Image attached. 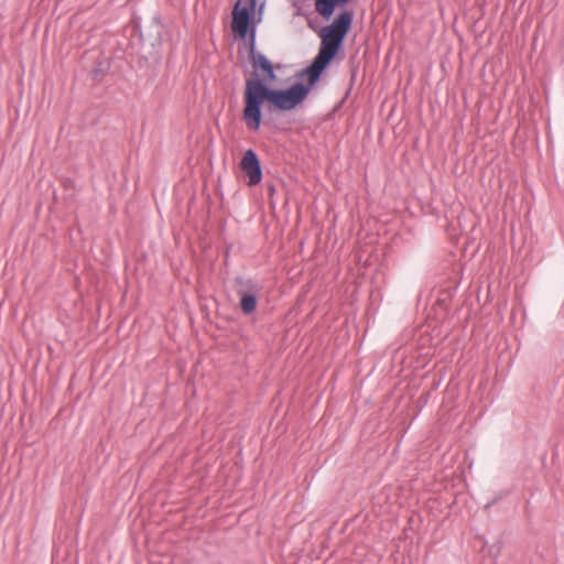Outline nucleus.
Masks as SVG:
<instances>
[{
	"mask_svg": "<svg viewBox=\"0 0 564 564\" xmlns=\"http://www.w3.org/2000/svg\"><path fill=\"white\" fill-rule=\"evenodd\" d=\"M253 75L246 80L243 90L242 119L251 131H258L261 126V106L267 101L270 109L290 111L296 108L308 95V87L295 84L289 89H271L267 86L275 79L270 61L261 55H252Z\"/></svg>",
	"mask_w": 564,
	"mask_h": 564,
	"instance_id": "nucleus-1",
	"label": "nucleus"
},
{
	"mask_svg": "<svg viewBox=\"0 0 564 564\" xmlns=\"http://www.w3.org/2000/svg\"><path fill=\"white\" fill-rule=\"evenodd\" d=\"M241 170L248 175V185L253 186L260 183L262 178V172L260 162L252 150L245 152L240 162Z\"/></svg>",
	"mask_w": 564,
	"mask_h": 564,
	"instance_id": "nucleus-3",
	"label": "nucleus"
},
{
	"mask_svg": "<svg viewBox=\"0 0 564 564\" xmlns=\"http://www.w3.org/2000/svg\"><path fill=\"white\" fill-rule=\"evenodd\" d=\"M352 18V12L343 11L332 22V24L321 30L319 52L307 69L308 80L311 84H314L319 78L323 70L339 51L341 43L350 29Z\"/></svg>",
	"mask_w": 564,
	"mask_h": 564,
	"instance_id": "nucleus-2",
	"label": "nucleus"
},
{
	"mask_svg": "<svg viewBox=\"0 0 564 564\" xmlns=\"http://www.w3.org/2000/svg\"><path fill=\"white\" fill-rule=\"evenodd\" d=\"M250 23V12L246 7H241L240 3H236L232 11V23L231 29L234 33L238 34L241 39H245L248 33Z\"/></svg>",
	"mask_w": 564,
	"mask_h": 564,
	"instance_id": "nucleus-4",
	"label": "nucleus"
},
{
	"mask_svg": "<svg viewBox=\"0 0 564 564\" xmlns=\"http://www.w3.org/2000/svg\"><path fill=\"white\" fill-rule=\"evenodd\" d=\"M350 0H314V8L318 15L329 20L337 8L344 7Z\"/></svg>",
	"mask_w": 564,
	"mask_h": 564,
	"instance_id": "nucleus-5",
	"label": "nucleus"
},
{
	"mask_svg": "<svg viewBox=\"0 0 564 564\" xmlns=\"http://www.w3.org/2000/svg\"><path fill=\"white\" fill-rule=\"evenodd\" d=\"M240 307L245 314L252 313L257 307V297L252 293L241 292L240 293Z\"/></svg>",
	"mask_w": 564,
	"mask_h": 564,
	"instance_id": "nucleus-6",
	"label": "nucleus"
}]
</instances>
